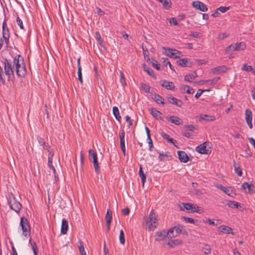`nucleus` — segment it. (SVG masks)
I'll use <instances>...</instances> for the list:
<instances>
[{
	"label": "nucleus",
	"instance_id": "3c124183",
	"mask_svg": "<svg viewBox=\"0 0 255 255\" xmlns=\"http://www.w3.org/2000/svg\"><path fill=\"white\" fill-rule=\"evenodd\" d=\"M78 80L82 84L83 83V79H82V68H78Z\"/></svg>",
	"mask_w": 255,
	"mask_h": 255
},
{
	"label": "nucleus",
	"instance_id": "f8f14e48",
	"mask_svg": "<svg viewBox=\"0 0 255 255\" xmlns=\"http://www.w3.org/2000/svg\"><path fill=\"white\" fill-rule=\"evenodd\" d=\"M252 112L249 109H246L245 111V120L247 125H248L250 128H253V124H252Z\"/></svg>",
	"mask_w": 255,
	"mask_h": 255
},
{
	"label": "nucleus",
	"instance_id": "393cba45",
	"mask_svg": "<svg viewBox=\"0 0 255 255\" xmlns=\"http://www.w3.org/2000/svg\"><path fill=\"white\" fill-rule=\"evenodd\" d=\"M68 229V221L63 219L62 221L61 233L62 234H65L67 233Z\"/></svg>",
	"mask_w": 255,
	"mask_h": 255
},
{
	"label": "nucleus",
	"instance_id": "2eb2a0df",
	"mask_svg": "<svg viewBox=\"0 0 255 255\" xmlns=\"http://www.w3.org/2000/svg\"><path fill=\"white\" fill-rule=\"evenodd\" d=\"M125 131L122 130L120 133V146L122 152L124 155H126V147H125Z\"/></svg>",
	"mask_w": 255,
	"mask_h": 255
},
{
	"label": "nucleus",
	"instance_id": "9d476101",
	"mask_svg": "<svg viewBox=\"0 0 255 255\" xmlns=\"http://www.w3.org/2000/svg\"><path fill=\"white\" fill-rule=\"evenodd\" d=\"M165 49V53L166 55L172 58H178L180 57V53L179 51L176 49H173L170 48H163Z\"/></svg>",
	"mask_w": 255,
	"mask_h": 255
},
{
	"label": "nucleus",
	"instance_id": "603ef678",
	"mask_svg": "<svg viewBox=\"0 0 255 255\" xmlns=\"http://www.w3.org/2000/svg\"><path fill=\"white\" fill-rule=\"evenodd\" d=\"M184 127L186 130L191 131H193L195 129V126L193 125H185Z\"/></svg>",
	"mask_w": 255,
	"mask_h": 255
},
{
	"label": "nucleus",
	"instance_id": "680f3d73",
	"mask_svg": "<svg viewBox=\"0 0 255 255\" xmlns=\"http://www.w3.org/2000/svg\"><path fill=\"white\" fill-rule=\"evenodd\" d=\"M142 49L144 57L149 59L148 50L146 48H144L143 45H142Z\"/></svg>",
	"mask_w": 255,
	"mask_h": 255
},
{
	"label": "nucleus",
	"instance_id": "c03bdc74",
	"mask_svg": "<svg viewBox=\"0 0 255 255\" xmlns=\"http://www.w3.org/2000/svg\"><path fill=\"white\" fill-rule=\"evenodd\" d=\"M31 247L33 251L34 255H37L38 248L35 242L31 243Z\"/></svg>",
	"mask_w": 255,
	"mask_h": 255
},
{
	"label": "nucleus",
	"instance_id": "09e8293b",
	"mask_svg": "<svg viewBox=\"0 0 255 255\" xmlns=\"http://www.w3.org/2000/svg\"><path fill=\"white\" fill-rule=\"evenodd\" d=\"M120 82L123 86L126 85L124 74L122 71L120 72Z\"/></svg>",
	"mask_w": 255,
	"mask_h": 255
},
{
	"label": "nucleus",
	"instance_id": "69168bd1",
	"mask_svg": "<svg viewBox=\"0 0 255 255\" xmlns=\"http://www.w3.org/2000/svg\"><path fill=\"white\" fill-rule=\"evenodd\" d=\"M126 121L129 124V126H132V120L131 119L130 117L129 116H127L126 117Z\"/></svg>",
	"mask_w": 255,
	"mask_h": 255
},
{
	"label": "nucleus",
	"instance_id": "f03ea898",
	"mask_svg": "<svg viewBox=\"0 0 255 255\" xmlns=\"http://www.w3.org/2000/svg\"><path fill=\"white\" fill-rule=\"evenodd\" d=\"M180 210L188 213H201L200 207L190 203H182L179 205Z\"/></svg>",
	"mask_w": 255,
	"mask_h": 255
},
{
	"label": "nucleus",
	"instance_id": "6ab92c4d",
	"mask_svg": "<svg viewBox=\"0 0 255 255\" xmlns=\"http://www.w3.org/2000/svg\"><path fill=\"white\" fill-rule=\"evenodd\" d=\"M161 86L165 88L167 90L171 91H174L175 89V86L174 84L172 82H169L166 80H163Z\"/></svg>",
	"mask_w": 255,
	"mask_h": 255
},
{
	"label": "nucleus",
	"instance_id": "b1692460",
	"mask_svg": "<svg viewBox=\"0 0 255 255\" xmlns=\"http://www.w3.org/2000/svg\"><path fill=\"white\" fill-rule=\"evenodd\" d=\"M177 63L178 65L182 67H190L192 65V63L189 62L188 59L186 58L179 59L177 61Z\"/></svg>",
	"mask_w": 255,
	"mask_h": 255
},
{
	"label": "nucleus",
	"instance_id": "423d86ee",
	"mask_svg": "<svg viewBox=\"0 0 255 255\" xmlns=\"http://www.w3.org/2000/svg\"><path fill=\"white\" fill-rule=\"evenodd\" d=\"M14 67L12 65L9 60L7 59L4 60V70L5 75L8 78L10 79L11 77H14Z\"/></svg>",
	"mask_w": 255,
	"mask_h": 255
},
{
	"label": "nucleus",
	"instance_id": "5701e85b",
	"mask_svg": "<svg viewBox=\"0 0 255 255\" xmlns=\"http://www.w3.org/2000/svg\"><path fill=\"white\" fill-rule=\"evenodd\" d=\"M219 230L221 232L226 234H231L232 235H234V233L232 232V229L227 226L225 225H221L219 227Z\"/></svg>",
	"mask_w": 255,
	"mask_h": 255
},
{
	"label": "nucleus",
	"instance_id": "20e7f679",
	"mask_svg": "<svg viewBox=\"0 0 255 255\" xmlns=\"http://www.w3.org/2000/svg\"><path fill=\"white\" fill-rule=\"evenodd\" d=\"M144 222H145L146 225L148 226V229L150 231L153 230L157 227L158 222L153 210L150 212L148 217L144 218Z\"/></svg>",
	"mask_w": 255,
	"mask_h": 255
},
{
	"label": "nucleus",
	"instance_id": "e433bc0d",
	"mask_svg": "<svg viewBox=\"0 0 255 255\" xmlns=\"http://www.w3.org/2000/svg\"><path fill=\"white\" fill-rule=\"evenodd\" d=\"M139 175L141 178V182L142 183V185H143L145 182L146 176L145 174L143 173V171H142V167L141 165H140V168H139Z\"/></svg>",
	"mask_w": 255,
	"mask_h": 255
},
{
	"label": "nucleus",
	"instance_id": "f704fd0d",
	"mask_svg": "<svg viewBox=\"0 0 255 255\" xmlns=\"http://www.w3.org/2000/svg\"><path fill=\"white\" fill-rule=\"evenodd\" d=\"M161 136L163 139L166 140L168 142L174 144L176 142L175 140L173 139L172 138H171L168 134L165 133H162L161 134Z\"/></svg>",
	"mask_w": 255,
	"mask_h": 255
},
{
	"label": "nucleus",
	"instance_id": "a878e982",
	"mask_svg": "<svg viewBox=\"0 0 255 255\" xmlns=\"http://www.w3.org/2000/svg\"><path fill=\"white\" fill-rule=\"evenodd\" d=\"M197 77V74L195 71H193L188 75L185 76L184 80L189 82H192L196 77Z\"/></svg>",
	"mask_w": 255,
	"mask_h": 255
},
{
	"label": "nucleus",
	"instance_id": "e2e57ef3",
	"mask_svg": "<svg viewBox=\"0 0 255 255\" xmlns=\"http://www.w3.org/2000/svg\"><path fill=\"white\" fill-rule=\"evenodd\" d=\"M203 92H204V90H202L201 89H198L196 94H195V98L198 99L201 96V95L203 93Z\"/></svg>",
	"mask_w": 255,
	"mask_h": 255
},
{
	"label": "nucleus",
	"instance_id": "6e6552de",
	"mask_svg": "<svg viewBox=\"0 0 255 255\" xmlns=\"http://www.w3.org/2000/svg\"><path fill=\"white\" fill-rule=\"evenodd\" d=\"M89 157H92L93 158V163L96 173L99 174L100 170L97 153L93 149H91L89 150Z\"/></svg>",
	"mask_w": 255,
	"mask_h": 255
},
{
	"label": "nucleus",
	"instance_id": "5fc2aeb1",
	"mask_svg": "<svg viewBox=\"0 0 255 255\" xmlns=\"http://www.w3.org/2000/svg\"><path fill=\"white\" fill-rule=\"evenodd\" d=\"M96 38L100 42V44L101 45V46H103V41L101 37V35L99 33V32H96Z\"/></svg>",
	"mask_w": 255,
	"mask_h": 255
},
{
	"label": "nucleus",
	"instance_id": "7c9ffc66",
	"mask_svg": "<svg viewBox=\"0 0 255 255\" xmlns=\"http://www.w3.org/2000/svg\"><path fill=\"white\" fill-rule=\"evenodd\" d=\"M182 244V241L179 239H175L173 240H171L170 241L167 243V245H168L170 247L173 248L175 246H178L181 245Z\"/></svg>",
	"mask_w": 255,
	"mask_h": 255
},
{
	"label": "nucleus",
	"instance_id": "4468645a",
	"mask_svg": "<svg viewBox=\"0 0 255 255\" xmlns=\"http://www.w3.org/2000/svg\"><path fill=\"white\" fill-rule=\"evenodd\" d=\"M169 231L166 232L165 230H163L161 231L157 232L155 233V240L156 241H159L162 240L164 238L168 236L169 238Z\"/></svg>",
	"mask_w": 255,
	"mask_h": 255
},
{
	"label": "nucleus",
	"instance_id": "c85d7f7f",
	"mask_svg": "<svg viewBox=\"0 0 255 255\" xmlns=\"http://www.w3.org/2000/svg\"><path fill=\"white\" fill-rule=\"evenodd\" d=\"M142 67H143V70L149 75H150L151 77H153V78L154 79H156V75L154 74L153 70H152L151 68H150V67H148L146 65V64H143L142 65Z\"/></svg>",
	"mask_w": 255,
	"mask_h": 255
},
{
	"label": "nucleus",
	"instance_id": "0e129e2a",
	"mask_svg": "<svg viewBox=\"0 0 255 255\" xmlns=\"http://www.w3.org/2000/svg\"><path fill=\"white\" fill-rule=\"evenodd\" d=\"M154 62H153L152 65V66L155 68L156 70H159L160 69V66H159V64H158L157 63V62L155 60H153Z\"/></svg>",
	"mask_w": 255,
	"mask_h": 255
},
{
	"label": "nucleus",
	"instance_id": "58836bf2",
	"mask_svg": "<svg viewBox=\"0 0 255 255\" xmlns=\"http://www.w3.org/2000/svg\"><path fill=\"white\" fill-rule=\"evenodd\" d=\"M202 251L205 255H208L211 253V249L209 245H206L205 247L202 248Z\"/></svg>",
	"mask_w": 255,
	"mask_h": 255
},
{
	"label": "nucleus",
	"instance_id": "864d4df0",
	"mask_svg": "<svg viewBox=\"0 0 255 255\" xmlns=\"http://www.w3.org/2000/svg\"><path fill=\"white\" fill-rule=\"evenodd\" d=\"M16 22H17V25L20 27V28L22 29H23L24 26H23L22 21L18 16H17L16 18Z\"/></svg>",
	"mask_w": 255,
	"mask_h": 255
},
{
	"label": "nucleus",
	"instance_id": "0eeeda50",
	"mask_svg": "<svg viewBox=\"0 0 255 255\" xmlns=\"http://www.w3.org/2000/svg\"><path fill=\"white\" fill-rule=\"evenodd\" d=\"M246 47V44L244 42L233 43L227 47L226 52L228 53L234 51H241L245 49Z\"/></svg>",
	"mask_w": 255,
	"mask_h": 255
},
{
	"label": "nucleus",
	"instance_id": "2f4dec72",
	"mask_svg": "<svg viewBox=\"0 0 255 255\" xmlns=\"http://www.w3.org/2000/svg\"><path fill=\"white\" fill-rule=\"evenodd\" d=\"M227 205L231 208L238 209L241 207V204L234 201H229Z\"/></svg>",
	"mask_w": 255,
	"mask_h": 255
},
{
	"label": "nucleus",
	"instance_id": "dca6fc26",
	"mask_svg": "<svg viewBox=\"0 0 255 255\" xmlns=\"http://www.w3.org/2000/svg\"><path fill=\"white\" fill-rule=\"evenodd\" d=\"M167 100L169 103L173 105H176L178 107H181L183 105V102L181 100L178 99L171 96L167 97Z\"/></svg>",
	"mask_w": 255,
	"mask_h": 255
},
{
	"label": "nucleus",
	"instance_id": "8fccbe9b",
	"mask_svg": "<svg viewBox=\"0 0 255 255\" xmlns=\"http://www.w3.org/2000/svg\"><path fill=\"white\" fill-rule=\"evenodd\" d=\"M220 78L219 77H215L212 79L206 80V82H210L211 84L213 85V84H216L220 80Z\"/></svg>",
	"mask_w": 255,
	"mask_h": 255
},
{
	"label": "nucleus",
	"instance_id": "39448f33",
	"mask_svg": "<svg viewBox=\"0 0 255 255\" xmlns=\"http://www.w3.org/2000/svg\"><path fill=\"white\" fill-rule=\"evenodd\" d=\"M20 226L21 227L23 235L27 237L30 235V227L28 220L25 217H21L20 219Z\"/></svg>",
	"mask_w": 255,
	"mask_h": 255
},
{
	"label": "nucleus",
	"instance_id": "4be33fe9",
	"mask_svg": "<svg viewBox=\"0 0 255 255\" xmlns=\"http://www.w3.org/2000/svg\"><path fill=\"white\" fill-rule=\"evenodd\" d=\"M150 114L156 119H160L162 121L163 120V117H161V113L155 108L150 109Z\"/></svg>",
	"mask_w": 255,
	"mask_h": 255
},
{
	"label": "nucleus",
	"instance_id": "c756f323",
	"mask_svg": "<svg viewBox=\"0 0 255 255\" xmlns=\"http://www.w3.org/2000/svg\"><path fill=\"white\" fill-rule=\"evenodd\" d=\"M152 99L158 104H164V99L159 95L157 94H153Z\"/></svg>",
	"mask_w": 255,
	"mask_h": 255
},
{
	"label": "nucleus",
	"instance_id": "72a5a7b5",
	"mask_svg": "<svg viewBox=\"0 0 255 255\" xmlns=\"http://www.w3.org/2000/svg\"><path fill=\"white\" fill-rule=\"evenodd\" d=\"M113 113L114 116L115 117V118L118 121H121V117L120 115V112L119 110V109L117 107H114L113 108Z\"/></svg>",
	"mask_w": 255,
	"mask_h": 255
},
{
	"label": "nucleus",
	"instance_id": "79ce46f5",
	"mask_svg": "<svg viewBox=\"0 0 255 255\" xmlns=\"http://www.w3.org/2000/svg\"><path fill=\"white\" fill-rule=\"evenodd\" d=\"M242 70L247 72H251L253 70V68L250 65H248L246 64H243L242 67Z\"/></svg>",
	"mask_w": 255,
	"mask_h": 255
},
{
	"label": "nucleus",
	"instance_id": "412c9836",
	"mask_svg": "<svg viewBox=\"0 0 255 255\" xmlns=\"http://www.w3.org/2000/svg\"><path fill=\"white\" fill-rule=\"evenodd\" d=\"M108 231L110 230V224L112 220V212L110 209H108L105 217Z\"/></svg>",
	"mask_w": 255,
	"mask_h": 255
},
{
	"label": "nucleus",
	"instance_id": "cd10ccee",
	"mask_svg": "<svg viewBox=\"0 0 255 255\" xmlns=\"http://www.w3.org/2000/svg\"><path fill=\"white\" fill-rule=\"evenodd\" d=\"M228 68L225 66H220L212 69V71L214 73H220L226 72Z\"/></svg>",
	"mask_w": 255,
	"mask_h": 255
},
{
	"label": "nucleus",
	"instance_id": "49530a36",
	"mask_svg": "<svg viewBox=\"0 0 255 255\" xmlns=\"http://www.w3.org/2000/svg\"><path fill=\"white\" fill-rule=\"evenodd\" d=\"M0 82H1L3 84H4L5 82L4 76L1 67L0 68Z\"/></svg>",
	"mask_w": 255,
	"mask_h": 255
},
{
	"label": "nucleus",
	"instance_id": "4c0bfd02",
	"mask_svg": "<svg viewBox=\"0 0 255 255\" xmlns=\"http://www.w3.org/2000/svg\"><path fill=\"white\" fill-rule=\"evenodd\" d=\"M78 244H79L78 248H79V251L80 254L82 255H86V253L84 250V247L83 245L82 241H79Z\"/></svg>",
	"mask_w": 255,
	"mask_h": 255
},
{
	"label": "nucleus",
	"instance_id": "13d9d810",
	"mask_svg": "<svg viewBox=\"0 0 255 255\" xmlns=\"http://www.w3.org/2000/svg\"><path fill=\"white\" fill-rule=\"evenodd\" d=\"M219 189L224 191L225 193L230 195V193H229V190L227 187H224L222 185H220L219 187Z\"/></svg>",
	"mask_w": 255,
	"mask_h": 255
},
{
	"label": "nucleus",
	"instance_id": "ddd939ff",
	"mask_svg": "<svg viewBox=\"0 0 255 255\" xmlns=\"http://www.w3.org/2000/svg\"><path fill=\"white\" fill-rule=\"evenodd\" d=\"M192 5L194 7L201 11L205 12L208 10L207 6L204 3L199 1H193Z\"/></svg>",
	"mask_w": 255,
	"mask_h": 255
},
{
	"label": "nucleus",
	"instance_id": "9b49d317",
	"mask_svg": "<svg viewBox=\"0 0 255 255\" xmlns=\"http://www.w3.org/2000/svg\"><path fill=\"white\" fill-rule=\"evenodd\" d=\"M207 142L205 141L200 144L196 148V150L199 153L203 154H207L210 153L211 150L207 148Z\"/></svg>",
	"mask_w": 255,
	"mask_h": 255
},
{
	"label": "nucleus",
	"instance_id": "c9c22d12",
	"mask_svg": "<svg viewBox=\"0 0 255 255\" xmlns=\"http://www.w3.org/2000/svg\"><path fill=\"white\" fill-rule=\"evenodd\" d=\"M234 167L235 168V173L239 176H241L242 175V169L239 164L235 162L234 163Z\"/></svg>",
	"mask_w": 255,
	"mask_h": 255
},
{
	"label": "nucleus",
	"instance_id": "f3484780",
	"mask_svg": "<svg viewBox=\"0 0 255 255\" xmlns=\"http://www.w3.org/2000/svg\"><path fill=\"white\" fill-rule=\"evenodd\" d=\"M242 188L244 190L248 189V191H246L247 194H252L255 192L254 191L255 186L252 183L249 184L248 182H244L242 184Z\"/></svg>",
	"mask_w": 255,
	"mask_h": 255
},
{
	"label": "nucleus",
	"instance_id": "052dcab7",
	"mask_svg": "<svg viewBox=\"0 0 255 255\" xmlns=\"http://www.w3.org/2000/svg\"><path fill=\"white\" fill-rule=\"evenodd\" d=\"M169 22L170 24L173 23L174 25H177L178 22L177 19L175 17L170 18L169 20Z\"/></svg>",
	"mask_w": 255,
	"mask_h": 255
},
{
	"label": "nucleus",
	"instance_id": "a18cd8bd",
	"mask_svg": "<svg viewBox=\"0 0 255 255\" xmlns=\"http://www.w3.org/2000/svg\"><path fill=\"white\" fill-rule=\"evenodd\" d=\"M181 219L187 223H193V224L195 223L194 220L193 218L183 216L181 217Z\"/></svg>",
	"mask_w": 255,
	"mask_h": 255
},
{
	"label": "nucleus",
	"instance_id": "a19ab883",
	"mask_svg": "<svg viewBox=\"0 0 255 255\" xmlns=\"http://www.w3.org/2000/svg\"><path fill=\"white\" fill-rule=\"evenodd\" d=\"M119 240L121 244L124 245L125 243V235L123 230L120 231Z\"/></svg>",
	"mask_w": 255,
	"mask_h": 255
},
{
	"label": "nucleus",
	"instance_id": "473e14b6",
	"mask_svg": "<svg viewBox=\"0 0 255 255\" xmlns=\"http://www.w3.org/2000/svg\"><path fill=\"white\" fill-rule=\"evenodd\" d=\"M216 119L215 117L213 116H210L208 115H202L200 116V120L206 121L207 122L214 121Z\"/></svg>",
	"mask_w": 255,
	"mask_h": 255
},
{
	"label": "nucleus",
	"instance_id": "bf43d9fd",
	"mask_svg": "<svg viewBox=\"0 0 255 255\" xmlns=\"http://www.w3.org/2000/svg\"><path fill=\"white\" fill-rule=\"evenodd\" d=\"M37 139L38 140V143L41 145V146H44L45 144V140L44 139L42 138L40 136H37Z\"/></svg>",
	"mask_w": 255,
	"mask_h": 255
},
{
	"label": "nucleus",
	"instance_id": "6e6d98bb",
	"mask_svg": "<svg viewBox=\"0 0 255 255\" xmlns=\"http://www.w3.org/2000/svg\"><path fill=\"white\" fill-rule=\"evenodd\" d=\"M229 9V7L220 6L217 8V10H219L221 12H225Z\"/></svg>",
	"mask_w": 255,
	"mask_h": 255
},
{
	"label": "nucleus",
	"instance_id": "338daca9",
	"mask_svg": "<svg viewBox=\"0 0 255 255\" xmlns=\"http://www.w3.org/2000/svg\"><path fill=\"white\" fill-rule=\"evenodd\" d=\"M182 135L188 138H192V134L189 132H182Z\"/></svg>",
	"mask_w": 255,
	"mask_h": 255
},
{
	"label": "nucleus",
	"instance_id": "4d7b16f0",
	"mask_svg": "<svg viewBox=\"0 0 255 255\" xmlns=\"http://www.w3.org/2000/svg\"><path fill=\"white\" fill-rule=\"evenodd\" d=\"M5 30L7 31V33H9V29L8 27L7 26V24L6 23L5 20H4L3 23H2V33L5 32Z\"/></svg>",
	"mask_w": 255,
	"mask_h": 255
},
{
	"label": "nucleus",
	"instance_id": "1a4fd4ad",
	"mask_svg": "<svg viewBox=\"0 0 255 255\" xmlns=\"http://www.w3.org/2000/svg\"><path fill=\"white\" fill-rule=\"evenodd\" d=\"M183 226L181 225H177L169 229V238H172L178 236L180 234L183 230Z\"/></svg>",
	"mask_w": 255,
	"mask_h": 255
},
{
	"label": "nucleus",
	"instance_id": "37998d69",
	"mask_svg": "<svg viewBox=\"0 0 255 255\" xmlns=\"http://www.w3.org/2000/svg\"><path fill=\"white\" fill-rule=\"evenodd\" d=\"M3 38L7 45L9 44V33H4L3 32L2 34Z\"/></svg>",
	"mask_w": 255,
	"mask_h": 255
},
{
	"label": "nucleus",
	"instance_id": "7ed1b4c3",
	"mask_svg": "<svg viewBox=\"0 0 255 255\" xmlns=\"http://www.w3.org/2000/svg\"><path fill=\"white\" fill-rule=\"evenodd\" d=\"M7 203L10 208L18 213L20 212L22 206L19 202L17 201L14 195L10 193L7 198Z\"/></svg>",
	"mask_w": 255,
	"mask_h": 255
},
{
	"label": "nucleus",
	"instance_id": "a211bd4d",
	"mask_svg": "<svg viewBox=\"0 0 255 255\" xmlns=\"http://www.w3.org/2000/svg\"><path fill=\"white\" fill-rule=\"evenodd\" d=\"M177 153L178 158L181 162L186 163L188 161L189 158L185 151H178Z\"/></svg>",
	"mask_w": 255,
	"mask_h": 255
},
{
	"label": "nucleus",
	"instance_id": "aec40b11",
	"mask_svg": "<svg viewBox=\"0 0 255 255\" xmlns=\"http://www.w3.org/2000/svg\"><path fill=\"white\" fill-rule=\"evenodd\" d=\"M166 118L168 121L171 123L174 124L175 125H180L183 123L182 120L176 116H170Z\"/></svg>",
	"mask_w": 255,
	"mask_h": 255
},
{
	"label": "nucleus",
	"instance_id": "de8ad7c7",
	"mask_svg": "<svg viewBox=\"0 0 255 255\" xmlns=\"http://www.w3.org/2000/svg\"><path fill=\"white\" fill-rule=\"evenodd\" d=\"M147 140L148 141V143L149 145V150L150 151H152V148L153 147V143L150 135H148V136L147 137Z\"/></svg>",
	"mask_w": 255,
	"mask_h": 255
},
{
	"label": "nucleus",
	"instance_id": "bb28decb",
	"mask_svg": "<svg viewBox=\"0 0 255 255\" xmlns=\"http://www.w3.org/2000/svg\"><path fill=\"white\" fill-rule=\"evenodd\" d=\"M180 89L183 93H186L187 94H193L194 92V90L193 88L190 87L188 85H181L180 87Z\"/></svg>",
	"mask_w": 255,
	"mask_h": 255
},
{
	"label": "nucleus",
	"instance_id": "ea45409f",
	"mask_svg": "<svg viewBox=\"0 0 255 255\" xmlns=\"http://www.w3.org/2000/svg\"><path fill=\"white\" fill-rule=\"evenodd\" d=\"M141 88L143 91L147 93H150V87L145 83H141Z\"/></svg>",
	"mask_w": 255,
	"mask_h": 255
},
{
	"label": "nucleus",
	"instance_id": "f257e3e1",
	"mask_svg": "<svg viewBox=\"0 0 255 255\" xmlns=\"http://www.w3.org/2000/svg\"><path fill=\"white\" fill-rule=\"evenodd\" d=\"M13 64L17 75L19 77H24L26 71L22 57L20 55L15 56L13 59Z\"/></svg>",
	"mask_w": 255,
	"mask_h": 255
},
{
	"label": "nucleus",
	"instance_id": "774afa93",
	"mask_svg": "<svg viewBox=\"0 0 255 255\" xmlns=\"http://www.w3.org/2000/svg\"><path fill=\"white\" fill-rule=\"evenodd\" d=\"M248 139L250 143L254 146L255 148V139L253 137H249Z\"/></svg>",
	"mask_w": 255,
	"mask_h": 255
}]
</instances>
